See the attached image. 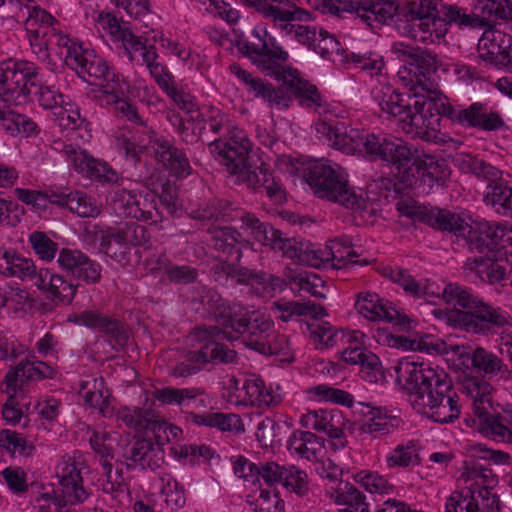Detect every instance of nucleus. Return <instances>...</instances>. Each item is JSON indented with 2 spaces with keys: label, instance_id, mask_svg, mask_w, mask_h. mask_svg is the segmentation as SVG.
<instances>
[{
  "label": "nucleus",
  "instance_id": "f257e3e1",
  "mask_svg": "<svg viewBox=\"0 0 512 512\" xmlns=\"http://www.w3.org/2000/svg\"><path fill=\"white\" fill-rule=\"evenodd\" d=\"M397 374L404 379L409 402L416 412L440 424L459 418V397L447 374L409 360L400 362Z\"/></svg>",
  "mask_w": 512,
  "mask_h": 512
},
{
  "label": "nucleus",
  "instance_id": "f03ea898",
  "mask_svg": "<svg viewBox=\"0 0 512 512\" xmlns=\"http://www.w3.org/2000/svg\"><path fill=\"white\" fill-rule=\"evenodd\" d=\"M442 296L446 303L462 308L455 311L454 320L468 333L490 336L512 328V315L509 311L483 301L469 288L449 283Z\"/></svg>",
  "mask_w": 512,
  "mask_h": 512
},
{
  "label": "nucleus",
  "instance_id": "7ed1b4c3",
  "mask_svg": "<svg viewBox=\"0 0 512 512\" xmlns=\"http://www.w3.org/2000/svg\"><path fill=\"white\" fill-rule=\"evenodd\" d=\"M441 0H406L401 7L397 0H325L324 8L331 14L343 12L356 14L370 28L376 29L393 20L395 16L410 17L421 21L440 13Z\"/></svg>",
  "mask_w": 512,
  "mask_h": 512
},
{
  "label": "nucleus",
  "instance_id": "20e7f679",
  "mask_svg": "<svg viewBox=\"0 0 512 512\" xmlns=\"http://www.w3.org/2000/svg\"><path fill=\"white\" fill-rule=\"evenodd\" d=\"M303 178L314 194L331 202L338 203L353 211H364L368 206L363 191L356 192L348 180L330 165L314 161L303 170Z\"/></svg>",
  "mask_w": 512,
  "mask_h": 512
},
{
  "label": "nucleus",
  "instance_id": "39448f33",
  "mask_svg": "<svg viewBox=\"0 0 512 512\" xmlns=\"http://www.w3.org/2000/svg\"><path fill=\"white\" fill-rule=\"evenodd\" d=\"M493 388L483 378L465 377L462 381V392L469 396L474 415L479 420V430L498 441L512 444V411L502 415H491V392Z\"/></svg>",
  "mask_w": 512,
  "mask_h": 512
},
{
  "label": "nucleus",
  "instance_id": "423d86ee",
  "mask_svg": "<svg viewBox=\"0 0 512 512\" xmlns=\"http://www.w3.org/2000/svg\"><path fill=\"white\" fill-rule=\"evenodd\" d=\"M392 51L398 59L407 65L411 78L406 86L415 96H424L433 100L437 93V84L433 79L434 74L441 66L438 54L419 46H411L404 43H396Z\"/></svg>",
  "mask_w": 512,
  "mask_h": 512
},
{
  "label": "nucleus",
  "instance_id": "0eeeda50",
  "mask_svg": "<svg viewBox=\"0 0 512 512\" xmlns=\"http://www.w3.org/2000/svg\"><path fill=\"white\" fill-rule=\"evenodd\" d=\"M68 56L67 66L75 70L77 75L91 85L100 86V92L104 96L113 93H123L121 79L111 69L107 62L94 51L77 47Z\"/></svg>",
  "mask_w": 512,
  "mask_h": 512
},
{
  "label": "nucleus",
  "instance_id": "6e6552de",
  "mask_svg": "<svg viewBox=\"0 0 512 512\" xmlns=\"http://www.w3.org/2000/svg\"><path fill=\"white\" fill-rule=\"evenodd\" d=\"M411 93L412 95L393 91L390 94H384L379 105L383 112L397 118L402 123V129L407 134L428 140L430 133L422 114L425 101L418 99L427 97V94L415 96L414 92Z\"/></svg>",
  "mask_w": 512,
  "mask_h": 512
},
{
  "label": "nucleus",
  "instance_id": "1a4fd4ad",
  "mask_svg": "<svg viewBox=\"0 0 512 512\" xmlns=\"http://www.w3.org/2000/svg\"><path fill=\"white\" fill-rule=\"evenodd\" d=\"M88 233L93 236L95 242L99 243L102 252L117 261L122 260L124 251L115 250L113 242L120 248L126 249L129 246H144L150 240L148 229L134 221L126 222L118 227H102L95 224L88 230Z\"/></svg>",
  "mask_w": 512,
  "mask_h": 512
},
{
  "label": "nucleus",
  "instance_id": "9d476101",
  "mask_svg": "<svg viewBox=\"0 0 512 512\" xmlns=\"http://www.w3.org/2000/svg\"><path fill=\"white\" fill-rule=\"evenodd\" d=\"M38 67L29 61L0 65V88L12 104H21L38 86Z\"/></svg>",
  "mask_w": 512,
  "mask_h": 512
},
{
  "label": "nucleus",
  "instance_id": "9b49d317",
  "mask_svg": "<svg viewBox=\"0 0 512 512\" xmlns=\"http://www.w3.org/2000/svg\"><path fill=\"white\" fill-rule=\"evenodd\" d=\"M214 158L236 177L251 162V142L245 136H231L228 140L215 139L208 144Z\"/></svg>",
  "mask_w": 512,
  "mask_h": 512
},
{
  "label": "nucleus",
  "instance_id": "f8f14e48",
  "mask_svg": "<svg viewBox=\"0 0 512 512\" xmlns=\"http://www.w3.org/2000/svg\"><path fill=\"white\" fill-rule=\"evenodd\" d=\"M315 130L332 147L346 154H355L356 152L363 154L365 136H367L368 132L354 128L348 129L343 124H333L325 120L316 122Z\"/></svg>",
  "mask_w": 512,
  "mask_h": 512
},
{
  "label": "nucleus",
  "instance_id": "ddd939ff",
  "mask_svg": "<svg viewBox=\"0 0 512 512\" xmlns=\"http://www.w3.org/2000/svg\"><path fill=\"white\" fill-rule=\"evenodd\" d=\"M57 262L68 276L87 285H95L101 280V265L80 250H60Z\"/></svg>",
  "mask_w": 512,
  "mask_h": 512
},
{
  "label": "nucleus",
  "instance_id": "4468645a",
  "mask_svg": "<svg viewBox=\"0 0 512 512\" xmlns=\"http://www.w3.org/2000/svg\"><path fill=\"white\" fill-rule=\"evenodd\" d=\"M193 335L197 341L206 342V345H209L208 363L215 365L236 363V351L219 342L220 340L233 341L236 339L237 337L233 335L232 331L213 325L198 326L193 329Z\"/></svg>",
  "mask_w": 512,
  "mask_h": 512
},
{
  "label": "nucleus",
  "instance_id": "2eb2a0df",
  "mask_svg": "<svg viewBox=\"0 0 512 512\" xmlns=\"http://www.w3.org/2000/svg\"><path fill=\"white\" fill-rule=\"evenodd\" d=\"M389 146H392V149L384 163L395 170V175L401 183L412 186L419 174V168L413 166L417 163V149L403 139L393 136H391Z\"/></svg>",
  "mask_w": 512,
  "mask_h": 512
},
{
  "label": "nucleus",
  "instance_id": "dca6fc26",
  "mask_svg": "<svg viewBox=\"0 0 512 512\" xmlns=\"http://www.w3.org/2000/svg\"><path fill=\"white\" fill-rule=\"evenodd\" d=\"M499 502V497L487 488L477 492L466 489L450 495L445 512H499Z\"/></svg>",
  "mask_w": 512,
  "mask_h": 512
},
{
  "label": "nucleus",
  "instance_id": "f3484780",
  "mask_svg": "<svg viewBox=\"0 0 512 512\" xmlns=\"http://www.w3.org/2000/svg\"><path fill=\"white\" fill-rule=\"evenodd\" d=\"M191 302L193 305L202 306L203 311L211 315L224 329L231 327L239 315V310H242L240 306L230 305L215 289L203 285L195 287V296Z\"/></svg>",
  "mask_w": 512,
  "mask_h": 512
},
{
  "label": "nucleus",
  "instance_id": "a211bd4d",
  "mask_svg": "<svg viewBox=\"0 0 512 512\" xmlns=\"http://www.w3.org/2000/svg\"><path fill=\"white\" fill-rule=\"evenodd\" d=\"M59 484L61 486V495H57L54 492V496L49 493L41 495L39 500L49 501L53 500L54 505L61 509L67 505L68 502L71 504L82 503L85 501L89 494L83 487V479L81 476L80 469H78L76 463L66 464L62 470V474L59 476Z\"/></svg>",
  "mask_w": 512,
  "mask_h": 512
},
{
  "label": "nucleus",
  "instance_id": "6ab92c4d",
  "mask_svg": "<svg viewBox=\"0 0 512 512\" xmlns=\"http://www.w3.org/2000/svg\"><path fill=\"white\" fill-rule=\"evenodd\" d=\"M122 457L128 470L139 466L155 471L164 464L165 451L151 439L138 438L124 448Z\"/></svg>",
  "mask_w": 512,
  "mask_h": 512
},
{
  "label": "nucleus",
  "instance_id": "aec40b11",
  "mask_svg": "<svg viewBox=\"0 0 512 512\" xmlns=\"http://www.w3.org/2000/svg\"><path fill=\"white\" fill-rule=\"evenodd\" d=\"M282 81L281 89H284L286 95L298 100L299 105L320 112L324 106V101L318 88L300 77L297 69L287 68V71L276 78Z\"/></svg>",
  "mask_w": 512,
  "mask_h": 512
},
{
  "label": "nucleus",
  "instance_id": "412c9836",
  "mask_svg": "<svg viewBox=\"0 0 512 512\" xmlns=\"http://www.w3.org/2000/svg\"><path fill=\"white\" fill-rule=\"evenodd\" d=\"M232 333L240 334L243 337L245 346L260 352L267 344L269 336H272L274 325L272 321L264 317L256 316L253 319L239 310V315L231 327Z\"/></svg>",
  "mask_w": 512,
  "mask_h": 512
},
{
  "label": "nucleus",
  "instance_id": "4be33fe9",
  "mask_svg": "<svg viewBox=\"0 0 512 512\" xmlns=\"http://www.w3.org/2000/svg\"><path fill=\"white\" fill-rule=\"evenodd\" d=\"M408 214L416 221L443 232L453 233L456 236L466 235L470 225L460 215L445 209L419 206L412 209Z\"/></svg>",
  "mask_w": 512,
  "mask_h": 512
},
{
  "label": "nucleus",
  "instance_id": "5701e85b",
  "mask_svg": "<svg viewBox=\"0 0 512 512\" xmlns=\"http://www.w3.org/2000/svg\"><path fill=\"white\" fill-rule=\"evenodd\" d=\"M235 178L236 182L246 184L247 187L255 191L263 189L274 203H282L285 200V191L282 185L269 172L264 163L256 166L250 162Z\"/></svg>",
  "mask_w": 512,
  "mask_h": 512
},
{
  "label": "nucleus",
  "instance_id": "b1692460",
  "mask_svg": "<svg viewBox=\"0 0 512 512\" xmlns=\"http://www.w3.org/2000/svg\"><path fill=\"white\" fill-rule=\"evenodd\" d=\"M235 178L236 182L246 184L247 187L255 191L263 189L274 203H282L285 200V191L282 185L269 172L264 163L256 166L250 162Z\"/></svg>",
  "mask_w": 512,
  "mask_h": 512
},
{
  "label": "nucleus",
  "instance_id": "393cba45",
  "mask_svg": "<svg viewBox=\"0 0 512 512\" xmlns=\"http://www.w3.org/2000/svg\"><path fill=\"white\" fill-rule=\"evenodd\" d=\"M355 307L361 315L370 320L384 319L400 326L409 322L407 316L402 315L390 303H383L379 295L373 292L358 293Z\"/></svg>",
  "mask_w": 512,
  "mask_h": 512
},
{
  "label": "nucleus",
  "instance_id": "a878e982",
  "mask_svg": "<svg viewBox=\"0 0 512 512\" xmlns=\"http://www.w3.org/2000/svg\"><path fill=\"white\" fill-rule=\"evenodd\" d=\"M440 13L446 24L455 25L462 30H487L492 27L491 21L478 8L477 0L470 9L456 4L441 5Z\"/></svg>",
  "mask_w": 512,
  "mask_h": 512
},
{
  "label": "nucleus",
  "instance_id": "bb28decb",
  "mask_svg": "<svg viewBox=\"0 0 512 512\" xmlns=\"http://www.w3.org/2000/svg\"><path fill=\"white\" fill-rule=\"evenodd\" d=\"M467 240L472 249L479 252L486 249L488 253H493L500 243L510 241L509 230L498 224L479 222L475 226L469 225Z\"/></svg>",
  "mask_w": 512,
  "mask_h": 512
},
{
  "label": "nucleus",
  "instance_id": "cd10ccee",
  "mask_svg": "<svg viewBox=\"0 0 512 512\" xmlns=\"http://www.w3.org/2000/svg\"><path fill=\"white\" fill-rule=\"evenodd\" d=\"M54 369L43 361H21L14 369L6 374L2 384L5 385L4 392L16 391L22 389L27 380H41L53 378Z\"/></svg>",
  "mask_w": 512,
  "mask_h": 512
},
{
  "label": "nucleus",
  "instance_id": "c85d7f7f",
  "mask_svg": "<svg viewBox=\"0 0 512 512\" xmlns=\"http://www.w3.org/2000/svg\"><path fill=\"white\" fill-rule=\"evenodd\" d=\"M242 228L251 231L253 238L259 243L269 246L275 251H280L285 256L290 238L283 237L280 230L275 229L267 222H262L255 215L246 213L241 216Z\"/></svg>",
  "mask_w": 512,
  "mask_h": 512
},
{
  "label": "nucleus",
  "instance_id": "c756f323",
  "mask_svg": "<svg viewBox=\"0 0 512 512\" xmlns=\"http://www.w3.org/2000/svg\"><path fill=\"white\" fill-rule=\"evenodd\" d=\"M152 148L158 163L175 176H188L191 173L190 162L186 154L164 138L156 139Z\"/></svg>",
  "mask_w": 512,
  "mask_h": 512
},
{
  "label": "nucleus",
  "instance_id": "7c9ffc66",
  "mask_svg": "<svg viewBox=\"0 0 512 512\" xmlns=\"http://www.w3.org/2000/svg\"><path fill=\"white\" fill-rule=\"evenodd\" d=\"M285 3L278 5L274 15L263 17L273 23V25L285 32L287 35H295V29L298 24L295 21H308L311 19V12L298 7L293 0H285Z\"/></svg>",
  "mask_w": 512,
  "mask_h": 512
},
{
  "label": "nucleus",
  "instance_id": "2f4dec72",
  "mask_svg": "<svg viewBox=\"0 0 512 512\" xmlns=\"http://www.w3.org/2000/svg\"><path fill=\"white\" fill-rule=\"evenodd\" d=\"M341 358L346 363L361 365L363 378L371 383L377 382L379 377H382V365L379 357L365 348L359 346L347 347L342 352Z\"/></svg>",
  "mask_w": 512,
  "mask_h": 512
},
{
  "label": "nucleus",
  "instance_id": "473e14b6",
  "mask_svg": "<svg viewBox=\"0 0 512 512\" xmlns=\"http://www.w3.org/2000/svg\"><path fill=\"white\" fill-rule=\"evenodd\" d=\"M399 422L397 418L389 417L377 408H371L361 420L362 440L387 436L399 426Z\"/></svg>",
  "mask_w": 512,
  "mask_h": 512
},
{
  "label": "nucleus",
  "instance_id": "72a5a7b5",
  "mask_svg": "<svg viewBox=\"0 0 512 512\" xmlns=\"http://www.w3.org/2000/svg\"><path fill=\"white\" fill-rule=\"evenodd\" d=\"M466 267L485 282L490 284L503 280L507 275L509 262L507 259H496L486 255L485 257H474L466 262Z\"/></svg>",
  "mask_w": 512,
  "mask_h": 512
},
{
  "label": "nucleus",
  "instance_id": "f704fd0d",
  "mask_svg": "<svg viewBox=\"0 0 512 512\" xmlns=\"http://www.w3.org/2000/svg\"><path fill=\"white\" fill-rule=\"evenodd\" d=\"M342 422V413L339 410L310 411L301 417L302 427L326 433L336 440L337 428Z\"/></svg>",
  "mask_w": 512,
  "mask_h": 512
},
{
  "label": "nucleus",
  "instance_id": "c9c22d12",
  "mask_svg": "<svg viewBox=\"0 0 512 512\" xmlns=\"http://www.w3.org/2000/svg\"><path fill=\"white\" fill-rule=\"evenodd\" d=\"M253 34L261 40L262 53L265 55L264 73L269 76H273L275 79L280 77L282 73L287 71V68L283 66L288 60V52L276 42L275 38L269 37L267 39H261L259 32L253 31Z\"/></svg>",
  "mask_w": 512,
  "mask_h": 512
},
{
  "label": "nucleus",
  "instance_id": "e433bc0d",
  "mask_svg": "<svg viewBox=\"0 0 512 512\" xmlns=\"http://www.w3.org/2000/svg\"><path fill=\"white\" fill-rule=\"evenodd\" d=\"M35 271L32 259L25 258L15 250H0V273L6 277L25 280Z\"/></svg>",
  "mask_w": 512,
  "mask_h": 512
},
{
  "label": "nucleus",
  "instance_id": "4c0bfd02",
  "mask_svg": "<svg viewBox=\"0 0 512 512\" xmlns=\"http://www.w3.org/2000/svg\"><path fill=\"white\" fill-rule=\"evenodd\" d=\"M111 207L120 217H130L142 221L151 219V212L141 209L136 196L125 189H116L113 192Z\"/></svg>",
  "mask_w": 512,
  "mask_h": 512
},
{
  "label": "nucleus",
  "instance_id": "58836bf2",
  "mask_svg": "<svg viewBox=\"0 0 512 512\" xmlns=\"http://www.w3.org/2000/svg\"><path fill=\"white\" fill-rule=\"evenodd\" d=\"M248 92L253 93L255 97H260L270 106H275L280 110L288 109L292 104L291 96L285 94L284 89H281V85L276 88L273 84L260 78L250 80Z\"/></svg>",
  "mask_w": 512,
  "mask_h": 512
},
{
  "label": "nucleus",
  "instance_id": "ea45409f",
  "mask_svg": "<svg viewBox=\"0 0 512 512\" xmlns=\"http://www.w3.org/2000/svg\"><path fill=\"white\" fill-rule=\"evenodd\" d=\"M323 447V439L310 431L295 430L290 435L287 448L298 456L311 460Z\"/></svg>",
  "mask_w": 512,
  "mask_h": 512
},
{
  "label": "nucleus",
  "instance_id": "a19ab883",
  "mask_svg": "<svg viewBox=\"0 0 512 512\" xmlns=\"http://www.w3.org/2000/svg\"><path fill=\"white\" fill-rule=\"evenodd\" d=\"M204 395L201 388H174L165 387L153 391V398L164 405H178L181 407H192L197 397Z\"/></svg>",
  "mask_w": 512,
  "mask_h": 512
},
{
  "label": "nucleus",
  "instance_id": "79ce46f5",
  "mask_svg": "<svg viewBox=\"0 0 512 512\" xmlns=\"http://www.w3.org/2000/svg\"><path fill=\"white\" fill-rule=\"evenodd\" d=\"M240 238L241 234L233 227H219L212 232L214 248L237 262L242 256Z\"/></svg>",
  "mask_w": 512,
  "mask_h": 512
},
{
  "label": "nucleus",
  "instance_id": "37998d69",
  "mask_svg": "<svg viewBox=\"0 0 512 512\" xmlns=\"http://www.w3.org/2000/svg\"><path fill=\"white\" fill-rule=\"evenodd\" d=\"M459 355L461 358L466 357L471 362V367L485 375H496L506 368L498 356L482 347H477L472 352H467L463 349Z\"/></svg>",
  "mask_w": 512,
  "mask_h": 512
},
{
  "label": "nucleus",
  "instance_id": "c03bdc74",
  "mask_svg": "<svg viewBox=\"0 0 512 512\" xmlns=\"http://www.w3.org/2000/svg\"><path fill=\"white\" fill-rule=\"evenodd\" d=\"M381 274L402 287L406 294L415 298L429 295L428 287L416 281L407 269L399 266H385L381 269Z\"/></svg>",
  "mask_w": 512,
  "mask_h": 512
},
{
  "label": "nucleus",
  "instance_id": "a18cd8bd",
  "mask_svg": "<svg viewBox=\"0 0 512 512\" xmlns=\"http://www.w3.org/2000/svg\"><path fill=\"white\" fill-rule=\"evenodd\" d=\"M479 58L493 64L495 67H503L512 71V41L508 46L502 47L495 43V39L488 45L486 39L479 44Z\"/></svg>",
  "mask_w": 512,
  "mask_h": 512
},
{
  "label": "nucleus",
  "instance_id": "49530a36",
  "mask_svg": "<svg viewBox=\"0 0 512 512\" xmlns=\"http://www.w3.org/2000/svg\"><path fill=\"white\" fill-rule=\"evenodd\" d=\"M0 121L3 130L12 136H29L37 128V124L31 118L11 110L10 107L0 111Z\"/></svg>",
  "mask_w": 512,
  "mask_h": 512
},
{
  "label": "nucleus",
  "instance_id": "de8ad7c7",
  "mask_svg": "<svg viewBox=\"0 0 512 512\" xmlns=\"http://www.w3.org/2000/svg\"><path fill=\"white\" fill-rule=\"evenodd\" d=\"M484 109V103L474 102L468 107L448 105L444 107V114L453 123L466 128H476L480 124V110Z\"/></svg>",
  "mask_w": 512,
  "mask_h": 512
},
{
  "label": "nucleus",
  "instance_id": "09e8293b",
  "mask_svg": "<svg viewBox=\"0 0 512 512\" xmlns=\"http://www.w3.org/2000/svg\"><path fill=\"white\" fill-rule=\"evenodd\" d=\"M460 167L463 171L472 173L477 178H483L488 184L502 180V172L498 168L471 155H466L461 159Z\"/></svg>",
  "mask_w": 512,
  "mask_h": 512
},
{
  "label": "nucleus",
  "instance_id": "8fccbe9b",
  "mask_svg": "<svg viewBox=\"0 0 512 512\" xmlns=\"http://www.w3.org/2000/svg\"><path fill=\"white\" fill-rule=\"evenodd\" d=\"M318 250L319 247L311 242L292 239L285 256L297 260L301 264L320 268Z\"/></svg>",
  "mask_w": 512,
  "mask_h": 512
},
{
  "label": "nucleus",
  "instance_id": "3c124183",
  "mask_svg": "<svg viewBox=\"0 0 512 512\" xmlns=\"http://www.w3.org/2000/svg\"><path fill=\"white\" fill-rule=\"evenodd\" d=\"M420 461L418 448L414 441L397 445L386 458V463L389 468H406L408 466L418 465Z\"/></svg>",
  "mask_w": 512,
  "mask_h": 512
},
{
  "label": "nucleus",
  "instance_id": "603ef678",
  "mask_svg": "<svg viewBox=\"0 0 512 512\" xmlns=\"http://www.w3.org/2000/svg\"><path fill=\"white\" fill-rule=\"evenodd\" d=\"M390 140L391 135L368 132L367 136H365L363 155L370 161L384 162L392 149V146H389Z\"/></svg>",
  "mask_w": 512,
  "mask_h": 512
},
{
  "label": "nucleus",
  "instance_id": "864d4df0",
  "mask_svg": "<svg viewBox=\"0 0 512 512\" xmlns=\"http://www.w3.org/2000/svg\"><path fill=\"white\" fill-rule=\"evenodd\" d=\"M270 310L277 319L289 322L296 317L306 316L308 308L305 302L280 299L272 302Z\"/></svg>",
  "mask_w": 512,
  "mask_h": 512
},
{
  "label": "nucleus",
  "instance_id": "5fc2aeb1",
  "mask_svg": "<svg viewBox=\"0 0 512 512\" xmlns=\"http://www.w3.org/2000/svg\"><path fill=\"white\" fill-rule=\"evenodd\" d=\"M478 8L487 17L495 20H512V0H477Z\"/></svg>",
  "mask_w": 512,
  "mask_h": 512
},
{
  "label": "nucleus",
  "instance_id": "6e6d98bb",
  "mask_svg": "<svg viewBox=\"0 0 512 512\" xmlns=\"http://www.w3.org/2000/svg\"><path fill=\"white\" fill-rule=\"evenodd\" d=\"M0 446L8 452L29 456L34 450L32 443L28 442L21 434L12 430H2L0 433Z\"/></svg>",
  "mask_w": 512,
  "mask_h": 512
},
{
  "label": "nucleus",
  "instance_id": "4d7b16f0",
  "mask_svg": "<svg viewBox=\"0 0 512 512\" xmlns=\"http://www.w3.org/2000/svg\"><path fill=\"white\" fill-rule=\"evenodd\" d=\"M67 200V208L80 217H95L100 213L92 199L80 191L70 192Z\"/></svg>",
  "mask_w": 512,
  "mask_h": 512
},
{
  "label": "nucleus",
  "instance_id": "13d9d810",
  "mask_svg": "<svg viewBox=\"0 0 512 512\" xmlns=\"http://www.w3.org/2000/svg\"><path fill=\"white\" fill-rule=\"evenodd\" d=\"M56 22V19L47 11L40 7H33L29 12V16L25 21L27 33H32L37 37V33L41 32L43 36L47 35V29Z\"/></svg>",
  "mask_w": 512,
  "mask_h": 512
},
{
  "label": "nucleus",
  "instance_id": "bf43d9fd",
  "mask_svg": "<svg viewBox=\"0 0 512 512\" xmlns=\"http://www.w3.org/2000/svg\"><path fill=\"white\" fill-rule=\"evenodd\" d=\"M413 166L419 168L418 177L429 178L431 182L441 180L444 174V161L437 160L435 157L423 154H417V163Z\"/></svg>",
  "mask_w": 512,
  "mask_h": 512
},
{
  "label": "nucleus",
  "instance_id": "052dcab7",
  "mask_svg": "<svg viewBox=\"0 0 512 512\" xmlns=\"http://www.w3.org/2000/svg\"><path fill=\"white\" fill-rule=\"evenodd\" d=\"M250 505L254 512H282L285 506L276 489H261L259 497Z\"/></svg>",
  "mask_w": 512,
  "mask_h": 512
},
{
  "label": "nucleus",
  "instance_id": "680f3d73",
  "mask_svg": "<svg viewBox=\"0 0 512 512\" xmlns=\"http://www.w3.org/2000/svg\"><path fill=\"white\" fill-rule=\"evenodd\" d=\"M282 484L299 496H304L309 491L306 472L296 466L285 467Z\"/></svg>",
  "mask_w": 512,
  "mask_h": 512
},
{
  "label": "nucleus",
  "instance_id": "e2e57ef3",
  "mask_svg": "<svg viewBox=\"0 0 512 512\" xmlns=\"http://www.w3.org/2000/svg\"><path fill=\"white\" fill-rule=\"evenodd\" d=\"M32 249L42 260L51 261L58 250V244L50 239L44 232L34 231L30 237Z\"/></svg>",
  "mask_w": 512,
  "mask_h": 512
},
{
  "label": "nucleus",
  "instance_id": "0e129e2a",
  "mask_svg": "<svg viewBox=\"0 0 512 512\" xmlns=\"http://www.w3.org/2000/svg\"><path fill=\"white\" fill-rule=\"evenodd\" d=\"M309 393L318 397L319 400L330 401L348 407H351L353 404V396L350 393L325 384L311 387Z\"/></svg>",
  "mask_w": 512,
  "mask_h": 512
},
{
  "label": "nucleus",
  "instance_id": "69168bd1",
  "mask_svg": "<svg viewBox=\"0 0 512 512\" xmlns=\"http://www.w3.org/2000/svg\"><path fill=\"white\" fill-rule=\"evenodd\" d=\"M489 191L484 197V201L487 204L493 206L500 205L506 210L512 211V189L503 184V182L497 181L493 184H487Z\"/></svg>",
  "mask_w": 512,
  "mask_h": 512
},
{
  "label": "nucleus",
  "instance_id": "338daca9",
  "mask_svg": "<svg viewBox=\"0 0 512 512\" xmlns=\"http://www.w3.org/2000/svg\"><path fill=\"white\" fill-rule=\"evenodd\" d=\"M221 270L225 273L227 279H231L236 284L247 285L253 282L261 283L264 281V274L259 275L246 267L237 266L227 262L221 264Z\"/></svg>",
  "mask_w": 512,
  "mask_h": 512
},
{
  "label": "nucleus",
  "instance_id": "774afa93",
  "mask_svg": "<svg viewBox=\"0 0 512 512\" xmlns=\"http://www.w3.org/2000/svg\"><path fill=\"white\" fill-rule=\"evenodd\" d=\"M148 416L149 409L130 408L127 406L121 407L116 413L118 420L135 430H143V427L147 426V423H149Z\"/></svg>",
  "mask_w": 512,
  "mask_h": 512
}]
</instances>
